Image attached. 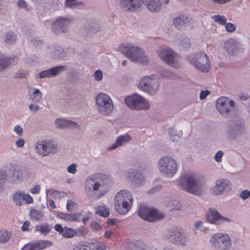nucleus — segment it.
I'll list each match as a JSON object with an SVG mask.
<instances>
[{"instance_id":"obj_21","label":"nucleus","mask_w":250,"mask_h":250,"mask_svg":"<svg viewBox=\"0 0 250 250\" xmlns=\"http://www.w3.org/2000/svg\"><path fill=\"white\" fill-rule=\"evenodd\" d=\"M52 246V242L49 240H38L24 245L21 250H42Z\"/></svg>"},{"instance_id":"obj_55","label":"nucleus","mask_w":250,"mask_h":250,"mask_svg":"<svg viewBox=\"0 0 250 250\" xmlns=\"http://www.w3.org/2000/svg\"><path fill=\"white\" fill-rule=\"evenodd\" d=\"M77 0H66V6L69 7L76 6L79 4V3L76 2Z\"/></svg>"},{"instance_id":"obj_64","label":"nucleus","mask_w":250,"mask_h":250,"mask_svg":"<svg viewBox=\"0 0 250 250\" xmlns=\"http://www.w3.org/2000/svg\"><path fill=\"white\" fill-rule=\"evenodd\" d=\"M48 203H49L50 206L52 208H56V206H55V203H54V201L52 199H49L48 200Z\"/></svg>"},{"instance_id":"obj_14","label":"nucleus","mask_w":250,"mask_h":250,"mask_svg":"<svg viewBox=\"0 0 250 250\" xmlns=\"http://www.w3.org/2000/svg\"><path fill=\"white\" fill-rule=\"evenodd\" d=\"M34 146L35 152L38 155L42 157L53 155L58 150L57 145L46 139L37 141L35 142Z\"/></svg>"},{"instance_id":"obj_62","label":"nucleus","mask_w":250,"mask_h":250,"mask_svg":"<svg viewBox=\"0 0 250 250\" xmlns=\"http://www.w3.org/2000/svg\"><path fill=\"white\" fill-rule=\"evenodd\" d=\"M174 207L172 208L174 210H180L181 209L182 206L181 204L177 201H175L173 203Z\"/></svg>"},{"instance_id":"obj_1","label":"nucleus","mask_w":250,"mask_h":250,"mask_svg":"<svg viewBox=\"0 0 250 250\" xmlns=\"http://www.w3.org/2000/svg\"><path fill=\"white\" fill-rule=\"evenodd\" d=\"M111 179L104 174L96 173L86 177L84 184L85 194L88 197L94 195L98 199L105 195L110 188Z\"/></svg>"},{"instance_id":"obj_29","label":"nucleus","mask_w":250,"mask_h":250,"mask_svg":"<svg viewBox=\"0 0 250 250\" xmlns=\"http://www.w3.org/2000/svg\"><path fill=\"white\" fill-rule=\"evenodd\" d=\"M22 180V172L19 169L14 168L9 175V182L12 184H17Z\"/></svg>"},{"instance_id":"obj_8","label":"nucleus","mask_w":250,"mask_h":250,"mask_svg":"<svg viewBox=\"0 0 250 250\" xmlns=\"http://www.w3.org/2000/svg\"><path fill=\"white\" fill-rule=\"evenodd\" d=\"M160 59L166 64L174 68L182 65V56L168 47H161L157 51Z\"/></svg>"},{"instance_id":"obj_36","label":"nucleus","mask_w":250,"mask_h":250,"mask_svg":"<svg viewBox=\"0 0 250 250\" xmlns=\"http://www.w3.org/2000/svg\"><path fill=\"white\" fill-rule=\"evenodd\" d=\"M211 18L214 22L220 25L224 26L227 21V17L223 15L216 14L213 15Z\"/></svg>"},{"instance_id":"obj_2","label":"nucleus","mask_w":250,"mask_h":250,"mask_svg":"<svg viewBox=\"0 0 250 250\" xmlns=\"http://www.w3.org/2000/svg\"><path fill=\"white\" fill-rule=\"evenodd\" d=\"M118 50L133 62L139 63L144 65H148L150 60L144 50L139 46L130 42H123L119 44Z\"/></svg>"},{"instance_id":"obj_13","label":"nucleus","mask_w":250,"mask_h":250,"mask_svg":"<svg viewBox=\"0 0 250 250\" xmlns=\"http://www.w3.org/2000/svg\"><path fill=\"white\" fill-rule=\"evenodd\" d=\"M215 106L222 117L227 118L233 114L235 107V102L229 97L221 96L216 99Z\"/></svg>"},{"instance_id":"obj_4","label":"nucleus","mask_w":250,"mask_h":250,"mask_svg":"<svg viewBox=\"0 0 250 250\" xmlns=\"http://www.w3.org/2000/svg\"><path fill=\"white\" fill-rule=\"evenodd\" d=\"M183 189L190 193L200 195L206 190V186L193 173H187L184 175L180 181Z\"/></svg>"},{"instance_id":"obj_52","label":"nucleus","mask_w":250,"mask_h":250,"mask_svg":"<svg viewBox=\"0 0 250 250\" xmlns=\"http://www.w3.org/2000/svg\"><path fill=\"white\" fill-rule=\"evenodd\" d=\"M224 152L222 150L218 151L215 155H214V160L218 163H220L222 161V158L224 155Z\"/></svg>"},{"instance_id":"obj_15","label":"nucleus","mask_w":250,"mask_h":250,"mask_svg":"<svg viewBox=\"0 0 250 250\" xmlns=\"http://www.w3.org/2000/svg\"><path fill=\"white\" fill-rule=\"evenodd\" d=\"M138 214L142 218L149 222L157 221L165 217V214L162 211L153 208L145 206L140 207Z\"/></svg>"},{"instance_id":"obj_47","label":"nucleus","mask_w":250,"mask_h":250,"mask_svg":"<svg viewBox=\"0 0 250 250\" xmlns=\"http://www.w3.org/2000/svg\"><path fill=\"white\" fill-rule=\"evenodd\" d=\"M239 197L243 200H245L250 197V190L248 189H244L241 191L239 194Z\"/></svg>"},{"instance_id":"obj_11","label":"nucleus","mask_w":250,"mask_h":250,"mask_svg":"<svg viewBox=\"0 0 250 250\" xmlns=\"http://www.w3.org/2000/svg\"><path fill=\"white\" fill-rule=\"evenodd\" d=\"M209 242L212 247L217 250H230L233 246L230 235L225 232L213 233Z\"/></svg>"},{"instance_id":"obj_63","label":"nucleus","mask_w":250,"mask_h":250,"mask_svg":"<svg viewBox=\"0 0 250 250\" xmlns=\"http://www.w3.org/2000/svg\"><path fill=\"white\" fill-rule=\"evenodd\" d=\"M203 226V222L201 221H197L194 223V227L196 229H200Z\"/></svg>"},{"instance_id":"obj_30","label":"nucleus","mask_w":250,"mask_h":250,"mask_svg":"<svg viewBox=\"0 0 250 250\" xmlns=\"http://www.w3.org/2000/svg\"><path fill=\"white\" fill-rule=\"evenodd\" d=\"M188 21V17L185 15H180L175 17L172 20L173 25L177 29L183 27Z\"/></svg>"},{"instance_id":"obj_32","label":"nucleus","mask_w":250,"mask_h":250,"mask_svg":"<svg viewBox=\"0 0 250 250\" xmlns=\"http://www.w3.org/2000/svg\"><path fill=\"white\" fill-rule=\"evenodd\" d=\"M168 133L171 140L174 142L179 141L183 134L182 130L174 128H170L168 129Z\"/></svg>"},{"instance_id":"obj_20","label":"nucleus","mask_w":250,"mask_h":250,"mask_svg":"<svg viewBox=\"0 0 250 250\" xmlns=\"http://www.w3.org/2000/svg\"><path fill=\"white\" fill-rule=\"evenodd\" d=\"M126 180L129 182L131 185L135 187H139L145 185L146 182L145 176L140 172H136L130 169L128 170L125 175Z\"/></svg>"},{"instance_id":"obj_3","label":"nucleus","mask_w":250,"mask_h":250,"mask_svg":"<svg viewBox=\"0 0 250 250\" xmlns=\"http://www.w3.org/2000/svg\"><path fill=\"white\" fill-rule=\"evenodd\" d=\"M186 61L194 69L201 72L207 73L211 67V62L209 55L204 51L199 50L188 54Z\"/></svg>"},{"instance_id":"obj_10","label":"nucleus","mask_w":250,"mask_h":250,"mask_svg":"<svg viewBox=\"0 0 250 250\" xmlns=\"http://www.w3.org/2000/svg\"><path fill=\"white\" fill-rule=\"evenodd\" d=\"M95 104L98 113L107 116L113 111L114 105L111 97L105 92H99L95 97Z\"/></svg>"},{"instance_id":"obj_5","label":"nucleus","mask_w":250,"mask_h":250,"mask_svg":"<svg viewBox=\"0 0 250 250\" xmlns=\"http://www.w3.org/2000/svg\"><path fill=\"white\" fill-rule=\"evenodd\" d=\"M156 166L159 173L167 178H172L178 172V162L174 158L169 155L160 158L157 161Z\"/></svg>"},{"instance_id":"obj_24","label":"nucleus","mask_w":250,"mask_h":250,"mask_svg":"<svg viewBox=\"0 0 250 250\" xmlns=\"http://www.w3.org/2000/svg\"><path fill=\"white\" fill-rule=\"evenodd\" d=\"M143 5L151 13H157L161 11L162 2L161 0H143Z\"/></svg>"},{"instance_id":"obj_7","label":"nucleus","mask_w":250,"mask_h":250,"mask_svg":"<svg viewBox=\"0 0 250 250\" xmlns=\"http://www.w3.org/2000/svg\"><path fill=\"white\" fill-rule=\"evenodd\" d=\"M124 102L129 109L135 111H147L151 106L147 99L136 92L125 96Z\"/></svg>"},{"instance_id":"obj_54","label":"nucleus","mask_w":250,"mask_h":250,"mask_svg":"<svg viewBox=\"0 0 250 250\" xmlns=\"http://www.w3.org/2000/svg\"><path fill=\"white\" fill-rule=\"evenodd\" d=\"M210 93V91L208 90H202L199 95V99L201 100L205 99Z\"/></svg>"},{"instance_id":"obj_9","label":"nucleus","mask_w":250,"mask_h":250,"mask_svg":"<svg viewBox=\"0 0 250 250\" xmlns=\"http://www.w3.org/2000/svg\"><path fill=\"white\" fill-rule=\"evenodd\" d=\"M132 194L128 191L123 189L118 191L114 198L115 208L121 214H125L130 209L133 202Z\"/></svg>"},{"instance_id":"obj_51","label":"nucleus","mask_w":250,"mask_h":250,"mask_svg":"<svg viewBox=\"0 0 250 250\" xmlns=\"http://www.w3.org/2000/svg\"><path fill=\"white\" fill-rule=\"evenodd\" d=\"M25 140L22 138H19L15 142V146L18 148L22 147L25 145Z\"/></svg>"},{"instance_id":"obj_18","label":"nucleus","mask_w":250,"mask_h":250,"mask_svg":"<svg viewBox=\"0 0 250 250\" xmlns=\"http://www.w3.org/2000/svg\"><path fill=\"white\" fill-rule=\"evenodd\" d=\"M11 199L13 203L19 207L24 204H31L34 202L33 197L29 194L21 190H17L13 192L11 195Z\"/></svg>"},{"instance_id":"obj_16","label":"nucleus","mask_w":250,"mask_h":250,"mask_svg":"<svg viewBox=\"0 0 250 250\" xmlns=\"http://www.w3.org/2000/svg\"><path fill=\"white\" fill-rule=\"evenodd\" d=\"M206 219L208 223L215 225L230 223L233 221L231 218L223 216L213 208H208L206 214Z\"/></svg>"},{"instance_id":"obj_22","label":"nucleus","mask_w":250,"mask_h":250,"mask_svg":"<svg viewBox=\"0 0 250 250\" xmlns=\"http://www.w3.org/2000/svg\"><path fill=\"white\" fill-rule=\"evenodd\" d=\"M65 70L66 67L65 66H57L41 71L38 74V77L40 79L50 78L57 76L58 75Z\"/></svg>"},{"instance_id":"obj_25","label":"nucleus","mask_w":250,"mask_h":250,"mask_svg":"<svg viewBox=\"0 0 250 250\" xmlns=\"http://www.w3.org/2000/svg\"><path fill=\"white\" fill-rule=\"evenodd\" d=\"M131 139V136L127 133L121 135L117 138L114 143L107 147V149L109 151L114 150L128 143Z\"/></svg>"},{"instance_id":"obj_23","label":"nucleus","mask_w":250,"mask_h":250,"mask_svg":"<svg viewBox=\"0 0 250 250\" xmlns=\"http://www.w3.org/2000/svg\"><path fill=\"white\" fill-rule=\"evenodd\" d=\"M54 125L59 129H77L79 127L77 123L64 118L56 119L54 121Z\"/></svg>"},{"instance_id":"obj_48","label":"nucleus","mask_w":250,"mask_h":250,"mask_svg":"<svg viewBox=\"0 0 250 250\" xmlns=\"http://www.w3.org/2000/svg\"><path fill=\"white\" fill-rule=\"evenodd\" d=\"M13 131L19 136H21L23 133V129L20 125H16L13 127Z\"/></svg>"},{"instance_id":"obj_17","label":"nucleus","mask_w":250,"mask_h":250,"mask_svg":"<svg viewBox=\"0 0 250 250\" xmlns=\"http://www.w3.org/2000/svg\"><path fill=\"white\" fill-rule=\"evenodd\" d=\"M232 185L227 178H219L215 181V185L212 189V193L215 196H220L231 191Z\"/></svg>"},{"instance_id":"obj_38","label":"nucleus","mask_w":250,"mask_h":250,"mask_svg":"<svg viewBox=\"0 0 250 250\" xmlns=\"http://www.w3.org/2000/svg\"><path fill=\"white\" fill-rule=\"evenodd\" d=\"M30 99L35 102L40 101L42 98V93L38 89H33L32 92L29 94Z\"/></svg>"},{"instance_id":"obj_37","label":"nucleus","mask_w":250,"mask_h":250,"mask_svg":"<svg viewBox=\"0 0 250 250\" xmlns=\"http://www.w3.org/2000/svg\"><path fill=\"white\" fill-rule=\"evenodd\" d=\"M9 181V176L3 169L0 168V191H2L4 184Z\"/></svg>"},{"instance_id":"obj_45","label":"nucleus","mask_w":250,"mask_h":250,"mask_svg":"<svg viewBox=\"0 0 250 250\" xmlns=\"http://www.w3.org/2000/svg\"><path fill=\"white\" fill-rule=\"evenodd\" d=\"M78 165L76 163H72L68 165L66 168V171L70 174L74 175L77 172Z\"/></svg>"},{"instance_id":"obj_19","label":"nucleus","mask_w":250,"mask_h":250,"mask_svg":"<svg viewBox=\"0 0 250 250\" xmlns=\"http://www.w3.org/2000/svg\"><path fill=\"white\" fill-rule=\"evenodd\" d=\"M71 21L69 19L58 17L54 19L51 24V28L56 34H61L67 32Z\"/></svg>"},{"instance_id":"obj_33","label":"nucleus","mask_w":250,"mask_h":250,"mask_svg":"<svg viewBox=\"0 0 250 250\" xmlns=\"http://www.w3.org/2000/svg\"><path fill=\"white\" fill-rule=\"evenodd\" d=\"M94 210L96 214L104 217H107L110 213L109 208L104 204L95 207Z\"/></svg>"},{"instance_id":"obj_56","label":"nucleus","mask_w":250,"mask_h":250,"mask_svg":"<svg viewBox=\"0 0 250 250\" xmlns=\"http://www.w3.org/2000/svg\"><path fill=\"white\" fill-rule=\"evenodd\" d=\"M30 223L29 221H25L21 227V230L23 231H28L30 230Z\"/></svg>"},{"instance_id":"obj_50","label":"nucleus","mask_w":250,"mask_h":250,"mask_svg":"<svg viewBox=\"0 0 250 250\" xmlns=\"http://www.w3.org/2000/svg\"><path fill=\"white\" fill-rule=\"evenodd\" d=\"M41 190V187L39 185H35L29 189V192L32 194H39Z\"/></svg>"},{"instance_id":"obj_53","label":"nucleus","mask_w":250,"mask_h":250,"mask_svg":"<svg viewBox=\"0 0 250 250\" xmlns=\"http://www.w3.org/2000/svg\"><path fill=\"white\" fill-rule=\"evenodd\" d=\"M90 228L92 229L98 231L102 229V227L97 222H93L90 224Z\"/></svg>"},{"instance_id":"obj_60","label":"nucleus","mask_w":250,"mask_h":250,"mask_svg":"<svg viewBox=\"0 0 250 250\" xmlns=\"http://www.w3.org/2000/svg\"><path fill=\"white\" fill-rule=\"evenodd\" d=\"M113 235V232L112 231L106 230L104 234V237L106 239H109L111 238Z\"/></svg>"},{"instance_id":"obj_28","label":"nucleus","mask_w":250,"mask_h":250,"mask_svg":"<svg viewBox=\"0 0 250 250\" xmlns=\"http://www.w3.org/2000/svg\"><path fill=\"white\" fill-rule=\"evenodd\" d=\"M54 228L56 231L64 238H69L76 235V232L72 228L66 227L63 228L61 225L59 224H56Z\"/></svg>"},{"instance_id":"obj_27","label":"nucleus","mask_w":250,"mask_h":250,"mask_svg":"<svg viewBox=\"0 0 250 250\" xmlns=\"http://www.w3.org/2000/svg\"><path fill=\"white\" fill-rule=\"evenodd\" d=\"M56 217L66 222L80 221L82 219V214L79 212L74 213H60Z\"/></svg>"},{"instance_id":"obj_46","label":"nucleus","mask_w":250,"mask_h":250,"mask_svg":"<svg viewBox=\"0 0 250 250\" xmlns=\"http://www.w3.org/2000/svg\"><path fill=\"white\" fill-rule=\"evenodd\" d=\"M177 39L178 41V43L181 46L183 47H188L190 45V40L186 36H184L181 37L180 39L178 38Z\"/></svg>"},{"instance_id":"obj_12","label":"nucleus","mask_w":250,"mask_h":250,"mask_svg":"<svg viewBox=\"0 0 250 250\" xmlns=\"http://www.w3.org/2000/svg\"><path fill=\"white\" fill-rule=\"evenodd\" d=\"M222 48L226 55L231 57L242 55L245 50L244 44L234 37L225 40L223 42Z\"/></svg>"},{"instance_id":"obj_42","label":"nucleus","mask_w":250,"mask_h":250,"mask_svg":"<svg viewBox=\"0 0 250 250\" xmlns=\"http://www.w3.org/2000/svg\"><path fill=\"white\" fill-rule=\"evenodd\" d=\"M92 77L94 80L97 82H102L104 78L103 71L99 69L95 70L93 73Z\"/></svg>"},{"instance_id":"obj_41","label":"nucleus","mask_w":250,"mask_h":250,"mask_svg":"<svg viewBox=\"0 0 250 250\" xmlns=\"http://www.w3.org/2000/svg\"><path fill=\"white\" fill-rule=\"evenodd\" d=\"M132 3L129 7L131 8L130 11H135L142 7L143 5V0H132Z\"/></svg>"},{"instance_id":"obj_57","label":"nucleus","mask_w":250,"mask_h":250,"mask_svg":"<svg viewBox=\"0 0 250 250\" xmlns=\"http://www.w3.org/2000/svg\"><path fill=\"white\" fill-rule=\"evenodd\" d=\"M232 0H211L214 3L224 5L231 2Z\"/></svg>"},{"instance_id":"obj_61","label":"nucleus","mask_w":250,"mask_h":250,"mask_svg":"<svg viewBox=\"0 0 250 250\" xmlns=\"http://www.w3.org/2000/svg\"><path fill=\"white\" fill-rule=\"evenodd\" d=\"M18 5L22 8H25L27 6L26 2L23 0H19L17 2Z\"/></svg>"},{"instance_id":"obj_35","label":"nucleus","mask_w":250,"mask_h":250,"mask_svg":"<svg viewBox=\"0 0 250 250\" xmlns=\"http://www.w3.org/2000/svg\"><path fill=\"white\" fill-rule=\"evenodd\" d=\"M13 58L7 57L0 53V70L6 68L11 62Z\"/></svg>"},{"instance_id":"obj_26","label":"nucleus","mask_w":250,"mask_h":250,"mask_svg":"<svg viewBox=\"0 0 250 250\" xmlns=\"http://www.w3.org/2000/svg\"><path fill=\"white\" fill-rule=\"evenodd\" d=\"M73 250H105V247L98 243H80L75 245Z\"/></svg>"},{"instance_id":"obj_43","label":"nucleus","mask_w":250,"mask_h":250,"mask_svg":"<svg viewBox=\"0 0 250 250\" xmlns=\"http://www.w3.org/2000/svg\"><path fill=\"white\" fill-rule=\"evenodd\" d=\"M132 3V0H120V6L125 10L126 11H130L131 8L129 6Z\"/></svg>"},{"instance_id":"obj_40","label":"nucleus","mask_w":250,"mask_h":250,"mask_svg":"<svg viewBox=\"0 0 250 250\" xmlns=\"http://www.w3.org/2000/svg\"><path fill=\"white\" fill-rule=\"evenodd\" d=\"M225 31L228 33L231 34L235 32L236 30V26L232 22L227 21L224 25Z\"/></svg>"},{"instance_id":"obj_39","label":"nucleus","mask_w":250,"mask_h":250,"mask_svg":"<svg viewBox=\"0 0 250 250\" xmlns=\"http://www.w3.org/2000/svg\"><path fill=\"white\" fill-rule=\"evenodd\" d=\"M29 215L30 218L33 220H40L43 216V213L42 211L35 209L30 210Z\"/></svg>"},{"instance_id":"obj_58","label":"nucleus","mask_w":250,"mask_h":250,"mask_svg":"<svg viewBox=\"0 0 250 250\" xmlns=\"http://www.w3.org/2000/svg\"><path fill=\"white\" fill-rule=\"evenodd\" d=\"M46 193L47 195H52L54 197H56L57 195H59L61 193V192L53 189H48L46 191Z\"/></svg>"},{"instance_id":"obj_6","label":"nucleus","mask_w":250,"mask_h":250,"mask_svg":"<svg viewBox=\"0 0 250 250\" xmlns=\"http://www.w3.org/2000/svg\"><path fill=\"white\" fill-rule=\"evenodd\" d=\"M160 85L159 79L154 74L142 77L137 84L138 89L150 96L155 95L158 93Z\"/></svg>"},{"instance_id":"obj_44","label":"nucleus","mask_w":250,"mask_h":250,"mask_svg":"<svg viewBox=\"0 0 250 250\" xmlns=\"http://www.w3.org/2000/svg\"><path fill=\"white\" fill-rule=\"evenodd\" d=\"M78 205L71 200H68L66 203V208L67 210L72 211L77 208Z\"/></svg>"},{"instance_id":"obj_49","label":"nucleus","mask_w":250,"mask_h":250,"mask_svg":"<svg viewBox=\"0 0 250 250\" xmlns=\"http://www.w3.org/2000/svg\"><path fill=\"white\" fill-rule=\"evenodd\" d=\"M16 40L14 36L11 34H6L4 37V41L6 43L11 44L13 43Z\"/></svg>"},{"instance_id":"obj_31","label":"nucleus","mask_w":250,"mask_h":250,"mask_svg":"<svg viewBox=\"0 0 250 250\" xmlns=\"http://www.w3.org/2000/svg\"><path fill=\"white\" fill-rule=\"evenodd\" d=\"M51 229V226L47 223L38 225L35 227V231L38 232L41 235H45L49 233Z\"/></svg>"},{"instance_id":"obj_59","label":"nucleus","mask_w":250,"mask_h":250,"mask_svg":"<svg viewBox=\"0 0 250 250\" xmlns=\"http://www.w3.org/2000/svg\"><path fill=\"white\" fill-rule=\"evenodd\" d=\"M29 110L33 112H36L38 111L39 109V106L34 103H32L29 105Z\"/></svg>"},{"instance_id":"obj_34","label":"nucleus","mask_w":250,"mask_h":250,"mask_svg":"<svg viewBox=\"0 0 250 250\" xmlns=\"http://www.w3.org/2000/svg\"><path fill=\"white\" fill-rule=\"evenodd\" d=\"M11 232L6 229H0V244H3L9 241L11 237Z\"/></svg>"}]
</instances>
